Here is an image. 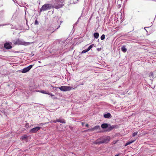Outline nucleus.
I'll list each match as a JSON object with an SVG mask.
<instances>
[{"label": "nucleus", "instance_id": "nucleus-4", "mask_svg": "<svg viewBox=\"0 0 156 156\" xmlns=\"http://www.w3.org/2000/svg\"><path fill=\"white\" fill-rule=\"evenodd\" d=\"M41 127H36L31 129L30 131V133H34L39 130Z\"/></svg>", "mask_w": 156, "mask_h": 156}, {"label": "nucleus", "instance_id": "nucleus-11", "mask_svg": "<svg viewBox=\"0 0 156 156\" xmlns=\"http://www.w3.org/2000/svg\"><path fill=\"white\" fill-rule=\"evenodd\" d=\"M56 121L58 122H59L62 123H66L64 119H59L56 120Z\"/></svg>", "mask_w": 156, "mask_h": 156}, {"label": "nucleus", "instance_id": "nucleus-25", "mask_svg": "<svg viewBox=\"0 0 156 156\" xmlns=\"http://www.w3.org/2000/svg\"><path fill=\"white\" fill-rule=\"evenodd\" d=\"M57 122L56 121V120H55L53 121H51V122H54V123H56Z\"/></svg>", "mask_w": 156, "mask_h": 156}, {"label": "nucleus", "instance_id": "nucleus-19", "mask_svg": "<svg viewBox=\"0 0 156 156\" xmlns=\"http://www.w3.org/2000/svg\"><path fill=\"white\" fill-rule=\"evenodd\" d=\"M138 132H136L133 133L132 136L133 137L135 136L137 134Z\"/></svg>", "mask_w": 156, "mask_h": 156}, {"label": "nucleus", "instance_id": "nucleus-21", "mask_svg": "<svg viewBox=\"0 0 156 156\" xmlns=\"http://www.w3.org/2000/svg\"><path fill=\"white\" fill-rule=\"evenodd\" d=\"M28 43H27V42H22L21 44L22 45H27V44Z\"/></svg>", "mask_w": 156, "mask_h": 156}, {"label": "nucleus", "instance_id": "nucleus-8", "mask_svg": "<svg viewBox=\"0 0 156 156\" xmlns=\"http://www.w3.org/2000/svg\"><path fill=\"white\" fill-rule=\"evenodd\" d=\"M93 144H99L101 143V138H99L97 140L93 142Z\"/></svg>", "mask_w": 156, "mask_h": 156}, {"label": "nucleus", "instance_id": "nucleus-22", "mask_svg": "<svg viewBox=\"0 0 156 156\" xmlns=\"http://www.w3.org/2000/svg\"><path fill=\"white\" fill-rule=\"evenodd\" d=\"M27 138V136L26 135L22 136L21 138L22 140L24 139Z\"/></svg>", "mask_w": 156, "mask_h": 156}, {"label": "nucleus", "instance_id": "nucleus-5", "mask_svg": "<svg viewBox=\"0 0 156 156\" xmlns=\"http://www.w3.org/2000/svg\"><path fill=\"white\" fill-rule=\"evenodd\" d=\"M110 139L109 136L104 138L101 140V143H107L110 141Z\"/></svg>", "mask_w": 156, "mask_h": 156}, {"label": "nucleus", "instance_id": "nucleus-20", "mask_svg": "<svg viewBox=\"0 0 156 156\" xmlns=\"http://www.w3.org/2000/svg\"><path fill=\"white\" fill-rule=\"evenodd\" d=\"M88 51L87 50V49H86L82 51L81 52V53H82V54L86 52H87Z\"/></svg>", "mask_w": 156, "mask_h": 156}, {"label": "nucleus", "instance_id": "nucleus-23", "mask_svg": "<svg viewBox=\"0 0 156 156\" xmlns=\"http://www.w3.org/2000/svg\"><path fill=\"white\" fill-rule=\"evenodd\" d=\"M34 24H35V25H37V24H38V21H37V20H35Z\"/></svg>", "mask_w": 156, "mask_h": 156}, {"label": "nucleus", "instance_id": "nucleus-29", "mask_svg": "<svg viewBox=\"0 0 156 156\" xmlns=\"http://www.w3.org/2000/svg\"><path fill=\"white\" fill-rule=\"evenodd\" d=\"M81 124L82 125H83L84 124V123L83 122H81Z\"/></svg>", "mask_w": 156, "mask_h": 156}, {"label": "nucleus", "instance_id": "nucleus-34", "mask_svg": "<svg viewBox=\"0 0 156 156\" xmlns=\"http://www.w3.org/2000/svg\"><path fill=\"white\" fill-rule=\"evenodd\" d=\"M38 62H39V63H41V61H38Z\"/></svg>", "mask_w": 156, "mask_h": 156}, {"label": "nucleus", "instance_id": "nucleus-6", "mask_svg": "<svg viewBox=\"0 0 156 156\" xmlns=\"http://www.w3.org/2000/svg\"><path fill=\"white\" fill-rule=\"evenodd\" d=\"M116 126L114 125L111 126L110 124H108V129L107 131H111L115 128Z\"/></svg>", "mask_w": 156, "mask_h": 156}, {"label": "nucleus", "instance_id": "nucleus-7", "mask_svg": "<svg viewBox=\"0 0 156 156\" xmlns=\"http://www.w3.org/2000/svg\"><path fill=\"white\" fill-rule=\"evenodd\" d=\"M4 47L6 49H9L12 48V46L9 43H6L4 44Z\"/></svg>", "mask_w": 156, "mask_h": 156}, {"label": "nucleus", "instance_id": "nucleus-3", "mask_svg": "<svg viewBox=\"0 0 156 156\" xmlns=\"http://www.w3.org/2000/svg\"><path fill=\"white\" fill-rule=\"evenodd\" d=\"M33 66V65H30L27 67L24 68L23 69L20 70V71L23 73L27 72Z\"/></svg>", "mask_w": 156, "mask_h": 156}, {"label": "nucleus", "instance_id": "nucleus-33", "mask_svg": "<svg viewBox=\"0 0 156 156\" xmlns=\"http://www.w3.org/2000/svg\"><path fill=\"white\" fill-rule=\"evenodd\" d=\"M60 1V0H56V2H59Z\"/></svg>", "mask_w": 156, "mask_h": 156}, {"label": "nucleus", "instance_id": "nucleus-18", "mask_svg": "<svg viewBox=\"0 0 156 156\" xmlns=\"http://www.w3.org/2000/svg\"><path fill=\"white\" fill-rule=\"evenodd\" d=\"M105 38V35L104 34H102L101 37V39L102 40H104Z\"/></svg>", "mask_w": 156, "mask_h": 156}, {"label": "nucleus", "instance_id": "nucleus-2", "mask_svg": "<svg viewBox=\"0 0 156 156\" xmlns=\"http://www.w3.org/2000/svg\"><path fill=\"white\" fill-rule=\"evenodd\" d=\"M51 86L53 87V89L55 88V90L57 89H59L63 91H69L73 89V87L68 86H62L61 87H53L52 85Z\"/></svg>", "mask_w": 156, "mask_h": 156}, {"label": "nucleus", "instance_id": "nucleus-12", "mask_svg": "<svg viewBox=\"0 0 156 156\" xmlns=\"http://www.w3.org/2000/svg\"><path fill=\"white\" fill-rule=\"evenodd\" d=\"M121 50L122 51L124 52H126L127 51V49L126 48V46L124 45L121 48Z\"/></svg>", "mask_w": 156, "mask_h": 156}, {"label": "nucleus", "instance_id": "nucleus-26", "mask_svg": "<svg viewBox=\"0 0 156 156\" xmlns=\"http://www.w3.org/2000/svg\"><path fill=\"white\" fill-rule=\"evenodd\" d=\"M129 144H130V143H129V142H128L127 143H126V145H126V146H127V145H129Z\"/></svg>", "mask_w": 156, "mask_h": 156}, {"label": "nucleus", "instance_id": "nucleus-30", "mask_svg": "<svg viewBox=\"0 0 156 156\" xmlns=\"http://www.w3.org/2000/svg\"><path fill=\"white\" fill-rule=\"evenodd\" d=\"M42 124V123H40V124H39L38 125L39 126H41V125Z\"/></svg>", "mask_w": 156, "mask_h": 156}, {"label": "nucleus", "instance_id": "nucleus-24", "mask_svg": "<svg viewBox=\"0 0 156 156\" xmlns=\"http://www.w3.org/2000/svg\"><path fill=\"white\" fill-rule=\"evenodd\" d=\"M134 141H135V140H132V141H129V142L130 144H131Z\"/></svg>", "mask_w": 156, "mask_h": 156}, {"label": "nucleus", "instance_id": "nucleus-10", "mask_svg": "<svg viewBox=\"0 0 156 156\" xmlns=\"http://www.w3.org/2000/svg\"><path fill=\"white\" fill-rule=\"evenodd\" d=\"M104 117L105 118H111L112 117L111 114L110 113H108L107 114H105Z\"/></svg>", "mask_w": 156, "mask_h": 156}, {"label": "nucleus", "instance_id": "nucleus-14", "mask_svg": "<svg viewBox=\"0 0 156 156\" xmlns=\"http://www.w3.org/2000/svg\"><path fill=\"white\" fill-rule=\"evenodd\" d=\"M100 126H95L94 128L91 129V130H94L95 129H100Z\"/></svg>", "mask_w": 156, "mask_h": 156}, {"label": "nucleus", "instance_id": "nucleus-17", "mask_svg": "<svg viewBox=\"0 0 156 156\" xmlns=\"http://www.w3.org/2000/svg\"><path fill=\"white\" fill-rule=\"evenodd\" d=\"M94 45L93 44L91 45H90L87 49V50L88 51H89L93 47Z\"/></svg>", "mask_w": 156, "mask_h": 156}, {"label": "nucleus", "instance_id": "nucleus-27", "mask_svg": "<svg viewBox=\"0 0 156 156\" xmlns=\"http://www.w3.org/2000/svg\"><path fill=\"white\" fill-rule=\"evenodd\" d=\"M89 126V125L88 124H87L86 125V126H87V127H88Z\"/></svg>", "mask_w": 156, "mask_h": 156}, {"label": "nucleus", "instance_id": "nucleus-1", "mask_svg": "<svg viewBox=\"0 0 156 156\" xmlns=\"http://www.w3.org/2000/svg\"><path fill=\"white\" fill-rule=\"evenodd\" d=\"M63 5L58 4L57 5H55L54 6L50 4H45L43 5L40 9V12L50 9L51 8H55L58 9L61 8Z\"/></svg>", "mask_w": 156, "mask_h": 156}, {"label": "nucleus", "instance_id": "nucleus-16", "mask_svg": "<svg viewBox=\"0 0 156 156\" xmlns=\"http://www.w3.org/2000/svg\"><path fill=\"white\" fill-rule=\"evenodd\" d=\"M48 95H50L51 96L52 98L53 99H56L57 98L55 97V95L53 94L52 93L48 92Z\"/></svg>", "mask_w": 156, "mask_h": 156}, {"label": "nucleus", "instance_id": "nucleus-15", "mask_svg": "<svg viewBox=\"0 0 156 156\" xmlns=\"http://www.w3.org/2000/svg\"><path fill=\"white\" fill-rule=\"evenodd\" d=\"M94 37L95 38H98V37H99V33H94Z\"/></svg>", "mask_w": 156, "mask_h": 156}, {"label": "nucleus", "instance_id": "nucleus-13", "mask_svg": "<svg viewBox=\"0 0 156 156\" xmlns=\"http://www.w3.org/2000/svg\"><path fill=\"white\" fill-rule=\"evenodd\" d=\"M38 92L41 93L42 94H48V93L49 92L48 91L47 92L46 91H45L44 90H39L38 91Z\"/></svg>", "mask_w": 156, "mask_h": 156}, {"label": "nucleus", "instance_id": "nucleus-28", "mask_svg": "<svg viewBox=\"0 0 156 156\" xmlns=\"http://www.w3.org/2000/svg\"><path fill=\"white\" fill-rule=\"evenodd\" d=\"M148 27H147V28H148ZM146 28H147V27H145L144 29V30H146V29H145Z\"/></svg>", "mask_w": 156, "mask_h": 156}, {"label": "nucleus", "instance_id": "nucleus-35", "mask_svg": "<svg viewBox=\"0 0 156 156\" xmlns=\"http://www.w3.org/2000/svg\"><path fill=\"white\" fill-rule=\"evenodd\" d=\"M118 156V154H117V155H115V156Z\"/></svg>", "mask_w": 156, "mask_h": 156}, {"label": "nucleus", "instance_id": "nucleus-32", "mask_svg": "<svg viewBox=\"0 0 156 156\" xmlns=\"http://www.w3.org/2000/svg\"><path fill=\"white\" fill-rule=\"evenodd\" d=\"M5 25L4 24H2V25H0V27L1 26H4V25Z\"/></svg>", "mask_w": 156, "mask_h": 156}, {"label": "nucleus", "instance_id": "nucleus-31", "mask_svg": "<svg viewBox=\"0 0 156 156\" xmlns=\"http://www.w3.org/2000/svg\"><path fill=\"white\" fill-rule=\"evenodd\" d=\"M60 25L58 26V27H57L56 29H58V28L60 27Z\"/></svg>", "mask_w": 156, "mask_h": 156}, {"label": "nucleus", "instance_id": "nucleus-9", "mask_svg": "<svg viewBox=\"0 0 156 156\" xmlns=\"http://www.w3.org/2000/svg\"><path fill=\"white\" fill-rule=\"evenodd\" d=\"M108 124L107 123H104V124H102L101 125V127L102 129H105L107 128L108 129Z\"/></svg>", "mask_w": 156, "mask_h": 156}]
</instances>
